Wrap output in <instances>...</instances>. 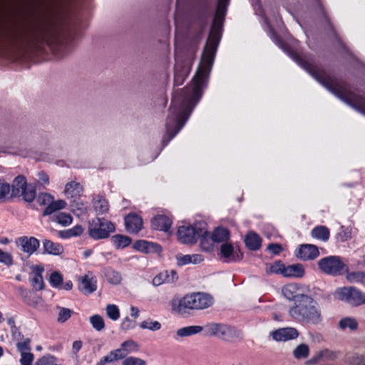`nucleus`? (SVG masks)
Returning <instances> with one entry per match:
<instances>
[{
	"mask_svg": "<svg viewBox=\"0 0 365 365\" xmlns=\"http://www.w3.org/2000/svg\"><path fill=\"white\" fill-rule=\"evenodd\" d=\"M205 233L199 235L200 246L202 250L211 252L213 250V241L211 240V235L207 231V225H205Z\"/></svg>",
	"mask_w": 365,
	"mask_h": 365,
	"instance_id": "c85d7f7f",
	"label": "nucleus"
},
{
	"mask_svg": "<svg viewBox=\"0 0 365 365\" xmlns=\"http://www.w3.org/2000/svg\"><path fill=\"white\" fill-rule=\"evenodd\" d=\"M230 237V230L223 227H216L211 234V240L214 242H222L227 241Z\"/></svg>",
	"mask_w": 365,
	"mask_h": 365,
	"instance_id": "c756f323",
	"label": "nucleus"
},
{
	"mask_svg": "<svg viewBox=\"0 0 365 365\" xmlns=\"http://www.w3.org/2000/svg\"><path fill=\"white\" fill-rule=\"evenodd\" d=\"M282 292L287 299L293 301V303H296L297 300L307 295L304 293L302 286L297 283H289L284 285L282 289Z\"/></svg>",
	"mask_w": 365,
	"mask_h": 365,
	"instance_id": "2eb2a0df",
	"label": "nucleus"
},
{
	"mask_svg": "<svg viewBox=\"0 0 365 365\" xmlns=\"http://www.w3.org/2000/svg\"><path fill=\"white\" fill-rule=\"evenodd\" d=\"M43 253H47L53 255H59L63 253V246L57 242H53L49 240H44L43 241Z\"/></svg>",
	"mask_w": 365,
	"mask_h": 365,
	"instance_id": "cd10ccee",
	"label": "nucleus"
},
{
	"mask_svg": "<svg viewBox=\"0 0 365 365\" xmlns=\"http://www.w3.org/2000/svg\"><path fill=\"white\" fill-rule=\"evenodd\" d=\"M104 274L107 281L112 284H118L122 280L120 273L110 267L106 269Z\"/></svg>",
	"mask_w": 365,
	"mask_h": 365,
	"instance_id": "e433bc0d",
	"label": "nucleus"
},
{
	"mask_svg": "<svg viewBox=\"0 0 365 365\" xmlns=\"http://www.w3.org/2000/svg\"><path fill=\"white\" fill-rule=\"evenodd\" d=\"M293 354L297 359L307 358L309 354V346L305 344H299L294 350Z\"/></svg>",
	"mask_w": 365,
	"mask_h": 365,
	"instance_id": "79ce46f5",
	"label": "nucleus"
},
{
	"mask_svg": "<svg viewBox=\"0 0 365 365\" xmlns=\"http://www.w3.org/2000/svg\"><path fill=\"white\" fill-rule=\"evenodd\" d=\"M358 327L359 324L356 320L351 317L342 318L339 322V327L341 330H345L346 328H349L350 330L354 331L358 329Z\"/></svg>",
	"mask_w": 365,
	"mask_h": 365,
	"instance_id": "4c0bfd02",
	"label": "nucleus"
},
{
	"mask_svg": "<svg viewBox=\"0 0 365 365\" xmlns=\"http://www.w3.org/2000/svg\"><path fill=\"white\" fill-rule=\"evenodd\" d=\"M288 314L293 321L301 324L318 325L323 320L319 304L309 294L293 303Z\"/></svg>",
	"mask_w": 365,
	"mask_h": 365,
	"instance_id": "20e7f679",
	"label": "nucleus"
},
{
	"mask_svg": "<svg viewBox=\"0 0 365 365\" xmlns=\"http://www.w3.org/2000/svg\"><path fill=\"white\" fill-rule=\"evenodd\" d=\"M90 323L93 329L100 331L105 328V322L103 317L98 314H94L90 317Z\"/></svg>",
	"mask_w": 365,
	"mask_h": 365,
	"instance_id": "a18cd8bd",
	"label": "nucleus"
},
{
	"mask_svg": "<svg viewBox=\"0 0 365 365\" xmlns=\"http://www.w3.org/2000/svg\"><path fill=\"white\" fill-rule=\"evenodd\" d=\"M84 228L82 225H77L71 229L59 231L58 235L62 239H69L73 237H78L83 234Z\"/></svg>",
	"mask_w": 365,
	"mask_h": 365,
	"instance_id": "f704fd0d",
	"label": "nucleus"
},
{
	"mask_svg": "<svg viewBox=\"0 0 365 365\" xmlns=\"http://www.w3.org/2000/svg\"><path fill=\"white\" fill-rule=\"evenodd\" d=\"M57 359L51 354H46L39 358L35 363V365H61L56 364Z\"/></svg>",
	"mask_w": 365,
	"mask_h": 365,
	"instance_id": "8fccbe9b",
	"label": "nucleus"
},
{
	"mask_svg": "<svg viewBox=\"0 0 365 365\" xmlns=\"http://www.w3.org/2000/svg\"><path fill=\"white\" fill-rule=\"evenodd\" d=\"M64 193L70 201L81 197L83 193V186L76 181H71L65 185Z\"/></svg>",
	"mask_w": 365,
	"mask_h": 365,
	"instance_id": "412c9836",
	"label": "nucleus"
},
{
	"mask_svg": "<svg viewBox=\"0 0 365 365\" xmlns=\"http://www.w3.org/2000/svg\"><path fill=\"white\" fill-rule=\"evenodd\" d=\"M34 355L31 351L21 353L20 363L21 365H32Z\"/></svg>",
	"mask_w": 365,
	"mask_h": 365,
	"instance_id": "680f3d73",
	"label": "nucleus"
},
{
	"mask_svg": "<svg viewBox=\"0 0 365 365\" xmlns=\"http://www.w3.org/2000/svg\"><path fill=\"white\" fill-rule=\"evenodd\" d=\"M224 330L220 336V339L225 341H232L237 336L236 329L233 327L227 325L226 327H223Z\"/></svg>",
	"mask_w": 365,
	"mask_h": 365,
	"instance_id": "49530a36",
	"label": "nucleus"
},
{
	"mask_svg": "<svg viewBox=\"0 0 365 365\" xmlns=\"http://www.w3.org/2000/svg\"><path fill=\"white\" fill-rule=\"evenodd\" d=\"M268 249L274 255H278L282 251V245L277 243L269 244Z\"/></svg>",
	"mask_w": 365,
	"mask_h": 365,
	"instance_id": "69168bd1",
	"label": "nucleus"
},
{
	"mask_svg": "<svg viewBox=\"0 0 365 365\" xmlns=\"http://www.w3.org/2000/svg\"><path fill=\"white\" fill-rule=\"evenodd\" d=\"M230 0H217L216 11L205 45L200 63L190 85L175 91L173 96L170 115L165 123L169 140L182 129L207 85L216 53L222 38L224 22Z\"/></svg>",
	"mask_w": 365,
	"mask_h": 365,
	"instance_id": "f257e3e1",
	"label": "nucleus"
},
{
	"mask_svg": "<svg viewBox=\"0 0 365 365\" xmlns=\"http://www.w3.org/2000/svg\"><path fill=\"white\" fill-rule=\"evenodd\" d=\"M177 263L179 266H183L191 263V255H178Z\"/></svg>",
	"mask_w": 365,
	"mask_h": 365,
	"instance_id": "e2e57ef3",
	"label": "nucleus"
},
{
	"mask_svg": "<svg viewBox=\"0 0 365 365\" xmlns=\"http://www.w3.org/2000/svg\"><path fill=\"white\" fill-rule=\"evenodd\" d=\"M245 243L249 250L257 251L261 247L262 239L255 232H250L245 237Z\"/></svg>",
	"mask_w": 365,
	"mask_h": 365,
	"instance_id": "393cba45",
	"label": "nucleus"
},
{
	"mask_svg": "<svg viewBox=\"0 0 365 365\" xmlns=\"http://www.w3.org/2000/svg\"><path fill=\"white\" fill-rule=\"evenodd\" d=\"M0 262L7 267H10L14 264L12 255L0 249Z\"/></svg>",
	"mask_w": 365,
	"mask_h": 365,
	"instance_id": "6e6d98bb",
	"label": "nucleus"
},
{
	"mask_svg": "<svg viewBox=\"0 0 365 365\" xmlns=\"http://www.w3.org/2000/svg\"><path fill=\"white\" fill-rule=\"evenodd\" d=\"M106 313L108 317L114 321L120 317L119 309L115 304H108L106 307Z\"/></svg>",
	"mask_w": 365,
	"mask_h": 365,
	"instance_id": "5fc2aeb1",
	"label": "nucleus"
},
{
	"mask_svg": "<svg viewBox=\"0 0 365 365\" xmlns=\"http://www.w3.org/2000/svg\"><path fill=\"white\" fill-rule=\"evenodd\" d=\"M274 340L277 341H286L298 337L299 331L294 327L280 328L272 332Z\"/></svg>",
	"mask_w": 365,
	"mask_h": 365,
	"instance_id": "6ab92c4d",
	"label": "nucleus"
},
{
	"mask_svg": "<svg viewBox=\"0 0 365 365\" xmlns=\"http://www.w3.org/2000/svg\"><path fill=\"white\" fill-rule=\"evenodd\" d=\"M185 71L184 70L178 71L177 68L175 70L174 74V86H178L182 85L186 78Z\"/></svg>",
	"mask_w": 365,
	"mask_h": 365,
	"instance_id": "4d7b16f0",
	"label": "nucleus"
},
{
	"mask_svg": "<svg viewBox=\"0 0 365 365\" xmlns=\"http://www.w3.org/2000/svg\"><path fill=\"white\" fill-rule=\"evenodd\" d=\"M71 312L70 309L61 307L58 315V322L60 323L66 322L71 317Z\"/></svg>",
	"mask_w": 365,
	"mask_h": 365,
	"instance_id": "052dcab7",
	"label": "nucleus"
},
{
	"mask_svg": "<svg viewBox=\"0 0 365 365\" xmlns=\"http://www.w3.org/2000/svg\"><path fill=\"white\" fill-rule=\"evenodd\" d=\"M32 270L34 277L30 279V282L33 289L36 291L43 290L45 287L42 276L44 267L42 265H36L32 267Z\"/></svg>",
	"mask_w": 365,
	"mask_h": 365,
	"instance_id": "4be33fe9",
	"label": "nucleus"
},
{
	"mask_svg": "<svg viewBox=\"0 0 365 365\" xmlns=\"http://www.w3.org/2000/svg\"><path fill=\"white\" fill-rule=\"evenodd\" d=\"M272 41L317 82L342 101L365 115V98L349 90V83L341 78L331 77L320 66L313 63L312 55L299 54L271 29Z\"/></svg>",
	"mask_w": 365,
	"mask_h": 365,
	"instance_id": "7ed1b4c3",
	"label": "nucleus"
},
{
	"mask_svg": "<svg viewBox=\"0 0 365 365\" xmlns=\"http://www.w3.org/2000/svg\"><path fill=\"white\" fill-rule=\"evenodd\" d=\"M56 221L63 226H68L72 223L73 218L70 214L59 212L56 215Z\"/></svg>",
	"mask_w": 365,
	"mask_h": 365,
	"instance_id": "603ef678",
	"label": "nucleus"
},
{
	"mask_svg": "<svg viewBox=\"0 0 365 365\" xmlns=\"http://www.w3.org/2000/svg\"><path fill=\"white\" fill-rule=\"evenodd\" d=\"M319 255L318 247L312 244H303L295 250V256L303 261L313 260Z\"/></svg>",
	"mask_w": 365,
	"mask_h": 365,
	"instance_id": "ddd939ff",
	"label": "nucleus"
},
{
	"mask_svg": "<svg viewBox=\"0 0 365 365\" xmlns=\"http://www.w3.org/2000/svg\"><path fill=\"white\" fill-rule=\"evenodd\" d=\"M227 324H219V323H211L206 325V329L211 336L220 337L223 332V327H226Z\"/></svg>",
	"mask_w": 365,
	"mask_h": 365,
	"instance_id": "ea45409f",
	"label": "nucleus"
},
{
	"mask_svg": "<svg viewBox=\"0 0 365 365\" xmlns=\"http://www.w3.org/2000/svg\"><path fill=\"white\" fill-rule=\"evenodd\" d=\"M133 248L136 251L145 254H160L163 251V248L160 244L144 240H136L133 245Z\"/></svg>",
	"mask_w": 365,
	"mask_h": 365,
	"instance_id": "dca6fc26",
	"label": "nucleus"
},
{
	"mask_svg": "<svg viewBox=\"0 0 365 365\" xmlns=\"http://www.w3.org/2000/svg\"><path fill=\"white\" fill-rule=\"evenodd\" d=\"M220 255L225 258L224 262H235L243 258V253L240 250H235L234 247L230 243H224L220 247Z\"/></svg>",
	"mask_w": 365,
	"mask_h": 365,
	"instance_id": "f3484780",
	"label": "nucleus"
},
{
	"mask_svg": "<svg viewBox=\"0 0 365 365\" xmlns=\"http://www.w3.org/2000/svg\"><path fill=\"white\" fill-rule=\"evenodd\" d=\"M313 238L327 242L330 237L329 229L324 225H318L314 227L311 232Z\"/></svg>",
	"mask_w": 365,
	"mask_h": 365,
	"instance_id": "2f4dec72",
	"label": "nucleus"
},
{
	"mask_svg": "<svg viewBox=\"0 0 365 365\" xmlns=\"http://www.w3.org/2000/svg\"><path fill=\"white\" fill-rule=\"evenodd\" d=\"M107 355L110 359V362L113 363L120 359H125L128 355V351H126L125 349L122 347V345H120L119 349L110 351Z\"/></svg>",
	"mask_w": 365,
	"mask_h": 365,
	"instance_id": "58836bf2",
	"label": "nucleus"
},
{
	"mask_svg": "<svg viewBox=\"0 0 365 365\" xmlns=\"http://www.w3.org/2000/svg\"><path fill=\"white\" fill-rule=\"evenodd\" d=\"M78 288L84 294H91L97 289V280L94 277L85 274L79 278Z\"/></svg>",
	"mask_w": 365,
	"mask_h": 365,
	"instance_id": "aec40b11",
	"label": "nucleus"
},
{
	"mask_svg": "<svg viewBox=\"0 0 365 365\" xmlns=\"http://www.w3.org/2000/svg\"><path fill=\"white\" fill-rule=\"evenodd\" d=\"M135 322L130 319L129 317H125L121 324V327L123 330H129L135 328Z\"/></svg>",
	"mask_w": 365,
	"mask_h": 365,
	"instance_id": "0e129e2a",
	"label": "nucleus"
},
{
	"mask_svg": "<svg viewBox=\"0 0 365 365\" xmlns=\"http://www.w3.org/2000/svg\"><path fill=\"white\" fill-rule=\"evenodd\" d=\"M26 183V178L24 175H19L16 177L11 187L10 197H19Z\"/></svg>",
	"mask_w": 365,
	"mask_h": 365,
	"instance_id": "a878e982",
	"label": "nucleus"
},
{
	"mask_svg": "<svg viewBox=\"0 0 365 365\" xmlns=\"http://www.w3.org/2000/svg\"><path fill=\"white\" fill-rule=\"evenodd\" d=\"M11 192L10 185L4 180H0V200L11 198Z\"/></svg>",
	"mask_w": 365,
	"mask_h": 365,
	"instance_id": "3c124183",
	"label": "nucleus"
},
{
	"mask_svg": "<svg viewBox=\"0 0 365 365\" xmlns=\"http://www.w3.org/2000/svg\"><path fill=\"white\" fill-rule=\"evenodd\" d=\"M70 209L77 217L83 216L88 212V207L81 197L70 201Z\"/></svg>",
	"mask_w": 365,
	"mask_h": 365,
	"instance_id": "bb28decb",
	"label": "nucleus"
},
{
	"mask_svg": "<svg viewBox=\"0 0 365 365\" xmlns=\"http://www.w3.org/2000/svg\"><path fill=\"white\" fill-rule=\"evenodd\" d=\"M111 242L116 249H124L132 243V239L128 236L117 234L112 237Z\"/></svg>",
	"mask_w": 365,
	"mask_h": 365,
	"instance_id": "473e14b6",
	"label": "nucleus"
},
{
	"mask_svg": "<svg viewBox=\"0 0 365 365\" xmlns=\"http://www.w3.org/2000/svg\"><path fill=\"white\" fill-rule=\"evenodd\" d=\"M93 207L98 215H103L109 210L108 201L103 196L98 195L93 200Z\"/></svg>",
	"mask_w": 365,
	"mask_h": 365,
	"instance_id": "7c9ffc66",
	"label": "nucleus"
},
{
	"mask_svg": "<svg viewBox=\"0 0 365 365\" xmlns=\"http://www.w3.org/2000/svg\"><path fill=\"white\" fill-rule=\"evenodd\" d=\"M205 222L199 221L193 225L180 226L177 231L178 240L186 245L196 243L199 239V235L205 233Z\"/></svg>",
	"mask_w": 365,
	"mask_h": 365,
	"instance_id": "1a4fd4ad",
	"label": "nucleus"
},
{
	"mask_svg": "<svg viewBox=\"0 0 365 365\" xmlns=\"http://www.w3.org/2000/svg\"><path fill=\"white\" fill-rule=\"evenodd\" d=\"M126 231L130 234H138L143 227V220L140 215L130 212L124 217Z\"/></svg>",
	"mask_w": 365,
	"mask_h": 365,
	"instance_id": "f8f14e48",
	"label": "nucleus"
},
{
	"mask_svg": "<svg viewBox=\"0 0 365 365\" xmlns=\"http://www.w3.org/2000/svg\"><path fill=\"white\" fill-rule=\"evenodd\" d=\"M284 273V277L301 278L304 275L305 271L303 265L297 263L288 266L285 265Z\"/></svg>",
	"mask_w": 365,
	"mask_h": 365,
	"instance_id": "b1692460",
	"label": "nucleus"
},
{
	"mask_svg": "<svg viewBox=\"0 0 365 365\" xmlns=\"http://www.w3.org/2000/svg\"><path fill=\"white\" fill-rule=\"evenodd\" d=\"M31 340L30 338H26L21 341H17L16 344L17 350L20 354L31 351Z\"/></svg>",
	"mask_w": 365,
	"mask_h": 365,
	"instance_id": "864d4df0",
	"label": "nucleus"
},
{
	"mask_svg": "<svg viewBox=\"0 0 365 365\" xmlns=\"http://www.w3.org/2000/svg\"><path fill=\"white\" fill-rule=\"evenodd\" d=\"M319 268L325 274L333 277L342 276L349 271V267L339 256L331 255L318 262Z\"/></svg>",
	"mask_w": 365,
	"mask_h": 365,
	"instance_id": "6e6552de",
	"label": "nucleus"
},
{
	"mask_svg": "<svg viewBox=\"0 0 365 365\" xmlns=\"http://www.w3.org/2000/svg\"><path fill=\"white\" fill-rule=\"evenodd\" d=\"M152 229L162 232H169L173 225V220L165 215H156L150 221Z\"/></svg>",
	"mask_w": 365,
	"mask_h": 365,
	"instance_id": "a211bd4d",
	"label": "nucleus"
},
{
	"mask_svg": "<svg viewBox=\"0 0 365 365\" xmlns=\"http://www.w3.org/2000/svg\"><path fill=\"white\" fill-rule=\"evenodd\" d=\"M213 304V298L208 294L193 293L187 294L178 302H173V308L179 314H183L188 309H204Z\"/></svg>",
	"mask_w": 365,
	"mask_h": 365,
	"instance_id": "423d86ee",
	"label": "nucleus"
},
{
	"mask_svg": "<svg viewBox=\"0 0 365 365\" xmlns=\"http://www.w3.org/2000/svg\"><path fill=\"white\" fill-rule=\"evenodd\" d=\"M122 365H147V364L146 361L142 359L129 356L123 361Z\"/></svg>",
	"mask_w": 365,
	"mask_h": 365,
	"instance_id": "bf43d9fd",
	"label": "nucleus"
},
{
	"mask_svg": "<svg viewBox=\"0 0 365 365\" xmlns=\"http://www.w3.org/2000/svg\"><path fill=\"white\" fill-rule=\"evenodd\" d=\"M203 327L201 326H188L180 328L177 331V336L179 337L190 336L201 332Z\"/></svg>",
	"mask_w": 365,
	"mask_h": 365,
	"instance_id": "c9c22d12",
	"label": "nucleus"
},
{
	"mask_svg": "<svg viewBox=\"0 0 365 365\" xmlns=\"http://www.w3.org/2000/svg\"><path fill=\"white\" fill-rule=\"evenodd\" d=\"M49 283L51 287L55 288H60L63 284V276L58 272H53L51 274L49 277Z\"/></svg>",
	"mask_w": 365,
	"mask_h": 365,
	"instance_id": "09e8293b",
	"label": "nucleus"
},
{
	"mask_svg": "<svg viewBox=\"0 0 365 365\" xmlns=\"http://www.w3.org/2000/svg\"><path fill=\"white\" fill-rule=\"evenodd\" d=\"M11 333L13 339L16 340L17 341H21L26 339L19 328L16 329V330L11 331Z\"/></svg>",
	"mask_w": 365,
	"mask_h": 365,
	"instance_id": "338daca9",
	"label": "nucleus"
},
{
	"mask_svg": "<svg viewBox=\"0 0 365 365\" xmlns=\"http://www.w3.org/2000/svg\"><path fill=\"white\" fill-rule=\"evenodd\" d=\"M20 196H22L24 201L32 202L36 197V187L34 184L26 183L23 190L21 192Z\"/></svg>",
	"mask_w": 365,
	"mask_h": 365,
	"instance_id": "72a5a7b5",
	"label": "nucleus"
},
{
	"mask_svg": "<svg viewBox=\"0 0 365 365\" xmlns=\"http://www.w3.org/2000/svg\"><path fill=\"white\" fill-rule=\"evenodd\" d=\"M211 16L209 0H197L190 14V26L194 38H202Z\"/></svg>",
	"mask_w": 365,
	"mask_h": 365,
	"instance_id": "39448f33",
	"label": "nucleus"
},
{
	"mask_svg": "<svg viewBox=\"0 0 365 365\" xmlns=\"http://www.w3.org/2000/svg\"><path fill=\"white\" fill-rule=\"evenodd\" d=\"M17 292H18V294H19V296L22 299H24V301L26 300V299H27V297H28V296H29V294L30 293L29 291L27 289H26V288H24L23 287H19L17 288Z\"/></svg>",
	"mask_w": 365,
	"mask_h": 365,
	"instance_id": "774afa93",
	"label": "nucleus"
},
{
	"mask_svg": "<svg viewBox=\"0 0 365 365\" xmlns=\"http://www.w3.org/2000/svg\"><path fill=\"white\" fill-rule=\"evenodd\" d=\"M161 324L158 321L148 319L140 324V327L143 329H149L150 331H158L161 329Z\"/></svg>",
	"mask_w": 365,
	"mask_h": 365,
	"instance_id": "de8ad7c7",
	"label": "nucleus"
},
{
	"mask_svg": "<svg viewBox=\"0 0 365 365\" xmlns=\"http://www.w3.org/2000/svg\"><path fill=\"white\" fill-rule=\"evenodd\" d=\"M16 243L21 250L29 256L33 255L40 246L39 240L34 237H20L16 240Z\"/></svg>",
	"mask_w": 365,
	"mask_h": 365,
	"instance_id": "4468645a",
	"label": "nucleus"
},
{
	"mask_svg": "<svg viewBox=\"0 0 365 365\" xmlns=\"http://www.w3.org/2000/svg\"><path fill=\"white\" fill-rule=\"evenodd\" d=\"M80 33L71 21L50 16L24 35L0 34V44L26 46L34 55H46L51 51L55 56L62 58L72 48Z\"/></svg>",
	"mask_w": 365,
	"mask_h": 365,
	"instance_id": "f03ea898",
	"label": "nucleus"
},
{
	"mask_svg": "<svg viewBox=\"0 0 365 365\" xmlns=\"http://www.w3.org/2000/svg\"><path fill=\"white\" fill-rule=\"evenodd\" d=\"M115 231V225L105 217H94L88 222V233L94 240L107 239Z\"/></svg>",
	"mask_w": 365,
	"mask_h": 365,
	"instance_id": "0eeeda50",
	"label": "nucleus"
},
{
	"mask_svg": "<svg viewBox=\"0 0 365 365\" xmlns=\"http://www.w3.org/2000/svg\"><path fill=\"white\" fill-rule=\"evenodd\" d=\"M346 279L351 283H361L365 284V272L361 271L346 272Z\"/></svg>",
	"mask_w": 365,
	"mask_h": 365,
	"instance_id": "a19ab883",
	"label": "nucleus"
},
{
	"mask_svg": "<svg viewBox=\"0 0 365 365\" xmlns=\"http://www.w3.org/2000/svg\"><path fill=\"white\" fill-rule=\"evenodd\" d=\"M285 269V264L281 261L277 260L274 263L269 265V268L267 269V273L279 274L284 277V269Z\"/></svg>",
	"mask_w": 365,
	"mask_h": 365,
	"instance_id": "c03bdc74",
	"label": "nucleus"
},
{
	"mask_svg": "<svg viewBox=\"0 0 365 365\" xmlns=\"http://www.w3.org/2000/svg\"><path fill=\"white\" fill-rule=\"evenodd\" d=\"M122 347L125 349L126 351H128V354L133 351H137L139 349L138 344L133 340H127L123 341L122 344Z\"/></svg>",
	"mask_w": 365,
	"mask_h": 365,
	"instance_id": "13d9d810",
	"label": "nucleus"
},
{
	"mask_svg": "<svg viewBox=\"0 0 365 365\" xmlns=\"http://www.w3.org/2000/svg\"><path fill=\"white\" fill-rule=\"evenodd\" d=\"M338 298L351 306L365 304V294L354 287H344L336 290Z\"/></svg>",
	"mask_w": 365,
	"mask_h": 365,
	"instance_id": "9d476101",
	"label": "nucleus"
},
{
	"mask_svg": "<svg viewBox=\"0 0 365 365\" xmlns=\"http://www.w3.org/2000/svg\"><path fill=\"white\" fill-rule=\"evenodd\" d=\"M178 279L177 272L172 269L170 272L166 270L160 272L153 279V284L155 287L164 283H173Z\"/></svg>",
	"mask_w": 365,
	"mask_h": 365,
	"instance_id": "5701e85b",
	"label": "nucleus"
},
{
	"mask_svg": "<svg viewBox=\"0 0 365 365\" xmlns=\"http://www.w3.org/2000/svg\"><path fill=\"white\" fill-rule=\"evenodd\" d=\"M37 203L41 206H46L43 211V216H47L53 212L65 208L67 203L63 200L55 201L53 195L47 192H40L36 197Z\"/></svg>",
	"mask_w": 365,
	"mask_h": 365,
	"instance_id": "9b49d317",
	"label": "nucleus"
},
{
	"mask_svg": "<svg viewBox=\"0 0 365 365\" xmlns=\"http://www.w3.org/2000/svg\"><path fill=\"white\" fill-rule=\"evenodd\" d=\"M314 1L316 4V6H317L320 14H322V16L324 18V19L325 20L326 23L327 24V25L329 26V27L330 28L331 31L334 34H336V31L334 30V28L331 22V20L329 18L328 14L323 6L322 0H314Z\"/></svg>",
	"mask_w": 365,
	"mask_h": 365,
	"instance_id": "37998d69",
	"label": "nucleus"
}]
</instances>
